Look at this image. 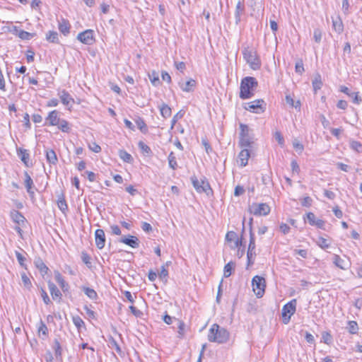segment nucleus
<instances>
[{
  "instance_id": "nucleus-5",
  "label": "nucleus",
  "mask_w": 362,
  "mask_h": 362,
  "mask_svg": "<svg viewBox=\"0 0 362 362\" xmlns=\"http://www.w3.org/2000/svg\"><path fill=\"white\" fill-rule=\"evenodd\" d=\"M297 300L292 299L288 303H286L281 310L282 320L284 324H288L291 320V316L296 310Z\"/></svg>"
},
{
  "instance_id": "nucleus-17",
  "label": "nucleus",
  "mask_w": 362,
  "mask_h": 362,
  "mask_svg": "<svg viewBox=\"0 0 362 362\" xmlns=\"http://www.w3.org/2000/svg\"><path fill=\"white\" fill-rule=\"evenodd\" d=\"M54 279L58 283L59 286L62 288L64 293H66L69 290V284L64 280L63 276L60 274L59 272H54Z\"/></svg>"
},
{
  "instance_id": "nucleus-21",
  "label": "nucleus",
  "mask_w": 362,
  "mask_h": 362,
  "mask_svg": "<svg viewBox=\"0 0 362 362\" xmlns=\"http://www.w3.org/2000/svg\"><path fill=\"white\" fill-rule=\"evenodd\" d=\"M11 218L14 223L18 225H23L26 221L23 215L17 210H13L11 212Z\"/></svg>"
},
{
  "instance_id": "nucleus-41",
  "label": "nucleus",
  "mask_w": 362,
  "mask_h": 362,
  "mask_svg": "<svg viewBox=\"0 0 362 362\" xmlns=\"http://www.w3.org/2000/svg\"><path fill=\"white\" fill-rule=\"evenodd\" d=\"M348 331L350 334H354L358 332V326L356 321L350 320L348 322Z\"/></svg>"
},
{
  "instance_id": "nucleus-29",
  "label": "nucleus",
  "mask_w": 362,
  "mask_h": 362,
  "mask_svg": "<svg viewBox=\"0 0 362 362\" xmlns=\"http://www.w3.org/2000/svg\"><path fill=\"white\" fill-rule=\"evenodd\" d=\"M38 334L40 337L42 336V339H45L48 336V328L45 322L40 320L39 325L37 327Z\"/></svg>"
},
{
  "instance_id": "nucleus-18",
  "label": "nucleus",
  "mask_w": 362,
  "mask_h": 362,
  "mask_svg": "<svg viewBox=\"0 0 362 362\" xmlns=\"http://www.w3.org/2000/svg\"><path fill=\"white\" fill-rule=\"evenodd\" d=\"M242 151L238 155L240 165L245 167L247 165L248 159L250 156V148H242Z\"/></svg>"
},
{
  "instance_id": "nucleus-16",
  "label": "nucleus",
  "mask_w": 362,
  "mask_h": 362,
  "mask_svg": "<svg viewBox=\"0 0 362 362\" xmlns=\"http://www.w3.org/2000/svg\"><path fill=\"white\" fill-rule=\"evenodd\" d=\"M46 123H47L50 126H57L59 124L60 117L59 112L54 110L49 112L47 117H46Z\"/></svg>"
},
{
  "instance_id": "nucleus-9",
  "label": "nucleus",
  "mask_w": 362,
  "mask_h": 362,
  "mask_svg": "<svg viewBox=\"0 0 362 362\" xmlns=\"http://www.w3.org/2000/svg\"><path fill=\"white\" fill-rule=\"evenodd\" d=\"M76 38L81 42H82L85 45H91L95 41V39L94 37V32L91 29H88L83 32L79 33L78 34Z\"/></svg>"
},
{
  "instance_id": "nucleus-49",
  "label": "nucleus",
  "mask_w": 362,
  "mask_h": 362,
  "mask_svg": "<svg viewBox=\"0 0 362 362\" xmlns=\"http://www.w3.org/2000/svg\"><path fill=\"white\" fill-rule=\"evenodd\" d=\"M72 321L78 329H80L85 325L83 320L79 316H74L72 317Z\"/></svg>"
},
{
  "instance_id": "nucleus-53",
  "label": "nucleus",
  "mask_w": 362,
  "mask_h": 362,
  "mask_svg": "<svg viewBox=\"0 0 362 362\" xmlns=\"http://www.w3.org/2000/svg\"><path fill=\"white\" fill-rule=\"evenodd\" d=\"M81 259L88 267H91L90 257L87 252H83L81 253Z\"/></svg>"
},
{
  "instance_id": "nucleus-8",
  "label": "nucleus",
  "mask_w": 362,
  "mask_h": 362,
  "mask_svg": "<svg viewBox=\"0 0 362 362\" xmlns=\"http://www.w3.org/2000/svg\"><path fill=\"white\" fill-rule=\"evenodd\" d=\"M240 146L241 148H251L252 139L249 135V127L247 124H240Z\"/></svg>"
},
{
  "instance_id": "nucleus-11",
  "label": "nucleus",
  "mask_w": 362,
  "mask_h": 362,
  "mask_svg": "<svg viewBox=\"0 0 362 362\" xmlns=\"http://www.w3.org/2000/svg\"><path fill=\"white\" fill-rule=\"evenodd\" d=\"M57 95H58L62 103L64 105L68 107V110H70L71 107H72V106L74 103V99L72 98V96L65 89L59 90Z\"/></svg>"
},
{
  "instance_id": "nucleus-44",
  "label": "nucleus",
  "mask_w": 362,
  "mask_h": 362,
  "mask_svg": "<svg viewBox=\"0 0 362 362\" xmlns=\"http://www.w3.org/2000/svg\"><path fill=\"white\" fill-rule=\"evenodd\" d=\"M35 265L42 275L47 273L49 269L41 259L35 262Z\"/></svg>"
},
{
  "instance_id": "nucleus-58",
  "label": "nucleus",
  "mask_w": 362,
  "mask_h": 362,
  "mask_svg": "<svg viewBox=\"0 0 362 362\" xmlns=\"http://www.w3.org/2000/svg\"><path fill=\"white\" fill-rule=\"evenodd\" d=\"M237 234L234 231H228L226 235V240L228 242H232L237 238Z\"/></svg>"
},
{
  "instance_id": "nucleus-47",
  "label": "nucleus",
  "mask_w": 362,
  "mask_h": 362,
  "mask_svg": "<svg viewBox=\"0 0 362 362\" xmlns=\"http://www.w3.org/2000/svg\"><path fill=\"white\" fill-rule=\"evenodd\" d=\"M295 71L300 75H302V74L305 71L302 59H299L296 62L295 66Z\"/></svg>"
},
{
  "instance_id": "nucleus-24",
  "label": "nucleus",
  "mask_w": 362,
  "mask_h": 362,
  "mask_svg": "<svg viewBox=\"0 0 362 362\" xmlns=\"http://www.w3.org/2000/svg\"><path fill=\"white\" fill-rule=\"evenodd\" d=\"M24 176H25V186L26 190L29 194L33 195V194H34V191L33 189L34 187L33 181L27 171H25Z\"/></svg>"
},
{
  "instance_id": "nucleus-30",
  "label": "nucleus",
  "mask_w": 362,
  "mask_h": 362,
  "mask_svg": "<svg viewBox=\"0 0 362 362\" xmlns=\"http://www.w3.org/2000/svg\"><path fill=\"white\" fill-rule=\"evenodd\" d=\"M257 254L255 250H247V266L250 267L254 264Z\"/></svg>"
},
{
  "instance_id": "nucleus-20",
  "label": "nucleus",
  "mask_w": 362,
  "mask_h": 362,
  "mask_svg": "<svg viewBox=\"0 0 362 362\" xmlns=\"http://www.w3.org/2000/svg\"><path fill=\"white\" fill-rule=\"evenodd\" d=\"M46 160L50 165H57L58 158L55 151L51 148H46L45 151Z\"/></svg>"
},
{
  "instance_id": "nucleus-10",
  "label": "nucleus",
  "mask_w": 362,
  "mask_h": 362,
  "mask_svg": "<svg viewBox=\"0 0 362 362\" xmlns=\"http://www.w3.org/2000/svg\"><path fill=\"white\" fill-rule=\"evenodd\" d=\"M191 181L193 185V187L199 193H207L208 191L211 190L209 183L205 180L199 181L195 176H192L191 177Z\"/></svg>"
},
{
  "instance_id": "nucleus-48",
  "label": "nucleus",
  "mask_w": 362,
  "mask_h": 362,
  "mask_svg": "<svg viewBox=\"0 0 362 362\" xmlns=\"http://www.w3.org/2000/svg\"><path fill=\"white\" fill-rule=\"evenodd\" d=\"M293 146L299 154L304 150V146L298 139L293 141Z\"/></svg>"
},
{
  "instance_id": "nucleus-46",
  "label": "nucleus",
  "mask_w": 362,
  "mask_h": 362,
  "mask_svg": "<svg viewBox=\"0 0 362 362\" xmlns=\"http://www.w3.org/2000/svg\"><path fill=\"white\" fill-rule=\"evenodd\" d=\"M21 279L24 287L27 289H30L32 287V283L30 278L26 275L25 273L21 274Z\"/></svg>"
},
{
  "instance_id": "nucleus-35",
  "label": "nucleus",
  "mask_w": 362,
  "mask_h": 362,
  "mask_svg": "<svg viewBox=\"0 0 362 362\" xmlns=\"http://www.w3.org/2000/svg\"><path fill=\"white\" fill-rule=\"evenodd\" d=\"M57 126L58 127L59 129L65 133H69L71 130L69 122L64 119H61L59 124H58Z\"/></svg>"
},
{
  "instance_id": "nucleus-19",
  "label": "nucleus",
  "mask_w": 362,
  "mask_h": 362,
  "mask_svg": "<svg viewBox=\"0 0 362 362\" xmlns=\"http://www.w3.org/2000/svg\"><path fill=\"white\" fill-rule=\"evenodd\" d=\"M48 288L54 300H61L62 294L57 286L52 281H48Z\"/></svg>"
},
{
  "instance_id": "nucleus-51",
  "label": "nucleus",
  "mask_w": 362,
  "mask_h": 362,
  "mask_svg": "<svg viewBox=\"0 0 362 362\" xmlns=\"http://www.w3.org/2000/svg\"><path fill=\"white\" fill-rule=\"evenodd\" d=\"M139 148L141 149V151L147 154V155H149L150 153H151V148L146 145L145 143H144L143 141H139Z\"/></svg>"
},
{
  "instance_id": "nucleus-23",
  "label": "nucleus",
  "mask_w": 362,
  "mask_h": 362,
  "mask_svg": "<svg viewBox=\"0 0 362 362\" xmlns=\"http://www.w3.org/2000/svg\"><path fill=\"white\" fill-rule=\"evenodd\" d=\"M17 154L26 167L30 166V163H29L30 154L26 149H17Z\"/></svg>"
},
{
  "instance_id": "nucleus-52",
  "label": "nucleus",
  "mask_w": 362,
  "mask_h": 362,
  "mask_svg": "<svg viewBox=\"0 0 362 362\" xmlns=\"http://www.w3.org/2000/svg\"><path fill=\"white\" fill-rule=\"evenodd\" d=\"M350 147L351 149H353L357 152H360V151H361V149H362V144L361 142H359L358 141H351L350 142Z\"/></svg>"
},
{
  "instance_id": "nucleus-2",
  "label": "nucleus",
  "mask_w": 362,
  "mask_h": 362,
  "mask_svg": "<svg viewBox=\"0 0 362 362\" xmlns=\"http://www.w3.org/2000/svg\"><path fill=\"white\" fill-rule=\"evenodd\" d=\"M229 332L223 327H221L217 324H214L209 329L208 334V340L211 342L224 344L229 339Z\"/></svg>"
},
{
  "instance_id": "nucleus-60",
  "label": "nucleus",
  "mask_w": 362,
  "mask_h": 362,
  "mask_svg": "<svg viewBox=\"0 0 362 362\" xmlns=\"http://www.w3.org/2000/svg\"><path fill=\"white\" fill-rule=\"evenodd\" d=\"M275 139L278 141L279 144L283 146L284 144V139L281 132H276L274 134Z\"/></svg>"
},
{
  "instance_id": "nucleus-6",
  "label": "nucleus",
  "mask_w": 362,
  "mask_h": 362,
  "mask_svg": "<svg viewBox=\"0 0 362 362\" xmlns=\"http://www.w3.org/2000/svg\"><path fill=\"white\" fill-rule=\"evenodd\" d=\"M253 291L257 298H262L265 292L266 280L264 277L256 275L252 279Z\"/></svg>"
},
{
  "instance_id": "nucleus-31",
  "label": "nucleus",
  "mask_w": 362,
  "mask_h": 362,
  "mask_svg": "<svg viewBox=\"0 0 362 362\" xmlns=\"http://www.w3.org/2000/svg\"><path fill=\"white\" fill-rule=\"evenodd\" d=\"M312 84L315 93H317L318 90L321 89L322 86V81L321 76L319 74H317L315 76V78L313 79Z\"/></svg>"
},
{
  "instance_id": "nucleus-59",
  "label": "nucleus",
  "mask_w": 362,
  "mask_h": 362,
  "mask_svg": "<svg viewBox=\"0 0 362 362\" xmlns=\"http://www.w3.org/2000/svg\"><path fill=\"white\" fill-rule=\"evenodd\" d=\"M158 275L161 279H165V281L167 280L166 279L168 276V269L165 268V265H163L161 267V269Z\"/></svg>"
},
{
  "instance_id": "nucleus-62",
  "label": "nucleus",
  "mask_w": 362,
  "mask_h": 362,
  "mask_svg": "<svg viewBox=\"0 0 362 362\" xmlns=\"http://www.w3.org/2000/svg\"><path fill=\"white\" fill-rule=\"evenodd\" d=\"M41 296H42V298L43 300V302L46 304V305H48L50 303V299L47 293V292L44 290V289H41Z\"/></svg>"
},
{
  "instance_id": "nucleus-40",
  "label": "nucleus",
  "mask_w": 362,
  "mask_h": 362,
  "mask_svg": "<svg viewBox=\"0 0 362 362\" xmlns=\"http://www.w3.org/2000/svg\"><path fill=\"white\" fill-rule=\"evenodd\" d=\"M160 115L164 118H168L171 115V108L166 104H163L160 107Z\"/></svg>"
},
{
  "instance_id": "nucleus-45",
  "label": "nucleus",
  "mask_w": 362,
  "mask_h": 362,
  "mask_svg": "<svg viewBox=\"0 0 362 362\" xmlns=\"http://www.w3.org/2000/svg\"><path fill=\"white\" fill-rule=\"evenodd\" d=\"M35 33H31L21 30L18 33V37L23 40H29L35 36Z\"/></svg>"
},
{
  "instance_id": "nucleus-1",
  "label": "nucleus",
  "mask_w": 362,
  "mask_h": 362,
  "mask_svg": "<svg viewBox=\"0 0 362 362\" xmlns=\"http://www.w3.org/2000/svg\"><path fill=\"white\" fill-rule=\"evenodd\" d=\"M258 86L257 81L252 76L243 78L240 83V98L243 100L251 98L254 95L255 88Z\"/></svg>"
},
{
  "instance_id": "nucleus-13",
  "label": "nucleus",
  "mask_w": 362,
  "mask_h": 362,
  "mask_svg": "<svg viewBox=\"0 0 362 362\" xmlns=\"http://www.w3.org/2000/svg\"><path fill=\"white\" fill-rule=\"evenodd\" d=\"M119 242L127 245L132 248H138L140 243L137 237L131 235L122 237Z\"/></svg>"
},
{
  "instance_id": "nucleus-14",
  "label": "nucleus",
  "mask_w": 362,
  "mask_h": 362,
  "mask_svg": "<svg viewBox=\"0 0 362 362\" xmlns=\"http://www.w3.org/2000/svg\"><path fill=\"white\" fill-rule=\"evenodd\" d=\"M95 241L96 247L101 250L105 245V234L103 229H97L95 231Z\"/></svg>"
},
{
  "instance_id": "nucleus-50",
  "label": "nucleus",
  "mask_w": 362,
  "mask_h": 362,
  "mask_svg": "<svg viewBox=\"0 0 362 362\" xmlns=\"http://www.w3.org/2000/svg\"><path fill=\"white\" fill-rule=\"evenodd\" d=\"M184 116V112L182 110L176 113L171 120V129L174 127L177 122Z\"/></svg>"
},
{
  "instance_id": "nucleus-61",
  "label": "nucleus",
  "mask_w": 362,
  "mask_h": 362,
  "mask_svg": "<svg viewBox=\"0 0 362 362\" xmlns=\"http://www.w3.org/2000/svg\"><path fill=\"white\" fill-rule=\"evenodd\" d=\"M90 151L95 153H99L101 151V147L97 144L95 142H93L88 146Z\"/></svg>"
},
{
  "instance_id": "nucleus-43",
  "label": "nucleus",
  "mask_w": 362,
  "mask_h": 362,
  "mask_svg": "<svg viewBox=\"0 0 362 362\" xmlns=\"http://www.w3.org/2000/svg\"><path fill=\"white\" fill-rule=\"evenodd\" d=\"M135 123H136L138 129H139L141 132L146 133L148 131L146 124L144 120L142 118L138 117L135 120Z\"/></svg>"
},
{
  "instance_id": "nucleus-64",
  "label": "nucleus",
  "mask_w": 362,
  "mask_h": 362,
  "mask_svg": "<svg viewBox=\"0 0 362 362\" xmlns=\"http://www.w3.org/2000/svg\"><path fill=\"white\" fill-rule=\"evenodd\" d=\"M280 230L284 234H288L290 232L291 228L284 223H281L280 226Z\"/></svg>"
},
{
  "instance_id": "nucleus-36",
  "label": "nucleus",
  "mask_w": 362,
  "mask_h": 362,
  "mask_svg": "<svg viewBox=\"0 0 362 362\" xmlns=\"http://www.w3.org/2000/svg\"><path fill=\"white\" fill-rule=\"evenodd\" d=\"M168 165L170 168L173 170H175L177 168V163L176 161V158L173 151H171L168 157Z\"/></svg>"
},
{
  "instance_id": "nucleus-38",
  "label": "nucleus",
  "mask_w": 362,
  "mask_h": 362,
  "mask_svg": "<svg viewBox=\"0 0 362 362\" xmlns=\"http://www.w3.org/2000/svg\"><path fill=\"white\" fill-rule=\"evenodd\" d=\"M332 27L338 33H341L344 30L342 21L339 18L336 20H332Z\"/></svg>"
},
{
  "instance_id": "nucleus-15",
  "label": "nucleus",
  "mask_w": 362,
  "mask_h": 362,
  "mask_svg": "<svg viewBox=\"0 0 362 362\" xmlns=\"http://www.w3.org/2000/svg\"><path fill=\"white\" fill-rule=\"evenodd\" d=\"M196 84H197L196 81L192 78H189L186 82L181 81L178 83V85H179V87L180 88V89L182 91L187 92V93H190V92L194 91Z\"/></svg>"
},
{
  "instance_id": "nucleus-42",
  "label": "nucleus",
  "mask_w": 362,
  "mask_h": 362,
  "mask_svg": "<svg viewBox=\"0 0 362 362\" xmlns=\"http://www.w3.org/2000/svg\"><path fill=\"white\" fill-rule=\"evenodd\" d=\"M109 343L110 348L114 349L118 354L122 355V351L117 341L113 337L110 338Z\"/></svg>"
},
{
  "instance_id": "nucleus-57",
  "label": "nucleus",
  "mask_w": 362,
  "mask_h": 362,
  "mask_svg": "<svg viewBox=\"0 0 362 362\" xmlns=\"http://www.w3.org/2000/svg\"><path fill=\"white\" fill-rule=\"evenodd\" d=\"M244 11H245L244 5L240 1H238L236 5V7H235V14H237L238 16L243 15V13H244Z\"/></svg>"
},
{
  "instance_id": "nucleus-26",
  "label": "nucleus",
  "mask_w": 362,
  "mask_h": 362,
  "mask_svg": "<svg viewBox=\"0 0 362 362\" xmlns=\"http://www.w3.org/2000/svg\"><path fill=\"white\" fill-rule=\"evenodd\" d=\"M52 349L54 351V355H55L56 358L59 361H62V349L61 344L58 339H55L54 340Z\"/></svg>"
},
{
  "instance_id": "nucleus-56",
  "label": "nucleus",
  "mask_w": 362,
  "mask_h": 362,
  "mask_svg": "<svg viewBox=\"0 0 362 362\" xmlns=\"http://www.w3.org/2000/svg\"><path fill=\"white\" fill-rule=\"evenodd\" d=\"M322 36V31L319 28L314 30L313 37L317 43H320L321 42Z\"/></svg>"
},
{
  "instance_id": "nucleus-39",
  "label": "nucleus",
  "mask_w": 362,
  "mask_h": 362,
  "mask_svg": "<svg viewBox=\"0 0 362 362\" xmlns=\"http://www.w3.org/2000/svg\"><path fill=\"white\" fill-rule=\"evenodd\" d=\"M148 78L152 85L154 86H158L160 83L158 74L155 71H153L151 74H148Z\"/></svg>"
},
{
  "instance_id": "nucleus-28",
  "label": "nucleus",
  "mask_w": 362,
  "mask_h": 362,
  "mask_svg": "<svg viewBox=\"0 0 362 362\" xmlns=\"http://www.w3.org/2000/svg\"><path fill=\"white\" fill-rule=\"evenodd\" d=\"M82 291L84 292V293L87 296L88 298H89L92 300H96L98 298L97 292L91 288L87 287V286H82L81 287Z\"/></svg>"
},
{
  "instance_id": "nucleus-3",
  "label": "nucleus",
  "mask_w": 362,
  "mask_h": 362,
  "mask_svg": "<svg viewBox=\"0 0 362 362\" xmlns=\"http://www.w3.org/2000/svg\"><path fill=\"white\" fill-rule=\"evenodd\" d=\"M243 59L253 70H258L261 67V61L257 56L256 51L245 47L243 51Z\"/></svg>"
},
{
  "instance_id": "nucleus-25",
  "label": "nucleus",
  "mask_w": 362,
  "mask_h": 362,
  "mask_svg": "<svg viewBox=\"0 0 362 362\" xmlns=\"http://www.w3.org/2000/svg\"><path fill=\"white\" fill-rule=\"evenodd\" d=\"M333 263L339 268L341 269H347L349 264L346 262L344 259L341 258V257L338 255H334L333 257Z\"/></svg>"
},
{
  "instance_id": "nucleus-22",
  "label": "nucleus",
  "mask_w": 362,
  "mask_h": 362,
  "mask_svg": "<svg viewBox=\"0 0 362 362\" xmlns=\"http://www.w3.org/2000/svg\"><path fill=\"white\" fill-rule=\"evenodd\" d=\"M70 24L69 22L64 19L62 18L59 21L58 28L59 30L65 36L68 35L70 33Z\"/></svg>"
},
{
  "instance_id": "nucleus-54",
  "label": "nucleus",
  "mask_w": 362,
  "mask_h": 362,
  "mask_svg": "<svg viewBox=\"0 0 362 362\" xmlns=\"http://www.w3.org/2000/svg\"><path fill=\"white\" fill-rule=\"evenodd\" d=\"M300 203L303 206L310 207L312 206L313 199L309 196H306L300 199Z\"/></svg>"
},
{
  "instance_id": "nucleus-55",
  "label": "nucleus",
  "mask_w": 362,
  "mask_h": 362,
  "mask_svg": "<svg viewBox=\"0 0 362 362\" xmlns=\"http://www.w3.org/2000/svg\"><path fill=\"white\" fill-rule=\"evenodd\" d=\"M349 97L352 98V102L356 105H359L362 101L358 92H352Z\"/></svg>"
},
{
  "instance_id": "nucleus-63",
  "label": "nucleus",
  "mask_w": 362,
  "mask_h": 362,
  "mask_svg": "<svg viewBox=\"0 0 362 362\" xmlns=\"http://www.w3.org/2000/svg\"><path fill=\"white\" fill-rule=\"evenodd\" d=\"M295 255H298L303 258H307L308 257V250H298L296 249L293 251Z\"/></svg>"
},
{
  "instance_id": "nucleus-27",
  "label": "nucleus",
  "mask_w": 362,
  "mask_h": 362,
  "mask_svg": "<svg viewBox=\"0 0 362 362\" xmlns=\"http://www.w3.org/2000/svg\"><path fill=\"white\" fill-rule=\"evenodd\" d=\"M57 206L60 211L64 214L68 211V205L63 194L58 196Z\"/></svg>"
},
{
  "instance_id": "nucleus-7",
  "label": "nucleus",
  "mask_w": 362,
  "mask_h": 362,
  "mask_svg": "<svg viewBox=\"0 0 362 362\" xmlns=\"http://www.w3.org/2000/svg\"><path fill=\"white\" fill-rule=\"evenodd\" d=\"M266 103L262 99H257L247 103L244 105V108L253 113L261 114L266 110Z\"/></svg>"
},
{
  "instance_id": "nucleus-37",
  "label": "nucleus",
  "mask_w": 362,
  "mask_h": 362,
  "mask_svg": "<svg viewBox=\"0 0 362 362\" xmlns=\"http://www.w3.org/2000/svg\"><path fill=\"white\" fill-rule=\"evenodd\" d=\"M316 244L322 249L325 250L329 247L330 243L326 238L323 237H319L315 240Z\"/></svg>"
},
{
  "instance_id": "nucleus-32",
  "label": "nucleus",
  "mask_w": 362,
  "mask_h": 362,
  "mask_svg": "<svg viewBox=\"0 0 362 362\" xmlns=\"http://www.w3.org/2000/svg\"><path fill=\"white\" fill-rule=\"evenodd\" d=\"M119 156L125 163H131L133 161L132 155L125 150H119Z\"/></svg>"
},
{
  "instance_id": "nucleus-33",
  "label": "nucleus",
  "mask_w": 362,
  "mask_h": 362,
  "mask_svg": "<svg viewBox=\"0 0 362 362\" xmlns=\"http://www.w3.org/2000/svg\"><path fill=\"white\" fill-rule=\"evenodd\" d=\"M46 40L52 43H59L58 33L56 31L49 30L46 34Z\"/></svg>"
},
{
  "instance_id": "nucleus-34",
  "label": "nucleus",
  "mask_w": 362,
  "mask_h": 362,
  "mask_svg": "<svg viewBox=\"0 0 362 362\" xmlns=\"http://www.w3.org/2000/svg\"><path fill=\"white\" fill-rule=\"evenodd\" d=\"M234 268H235V263L233 262L230 261L228 263H227L225 265L224 269H223L224 277H226V278L229 277L231 275L232 271L234 269Z\"/></svg>"
},
{
  "instance_id": "nucleus-12",
  "label": "nucleus",
  "mask_w": 362,
  "mask_h": 362,
  "mask_svg": "<svg viewBox=\"0 0 362 362\" xmlns=\"http://www.w3.org/2000/svg\"><path fill=\"white\" fill-rule=\"evenodd\" d=\"M308 223L312 226H316L317 228L324 229L325 222L322 219L317 218L314 213L308 212L306 214Z\"/></svg>"
},
{
  "instance_id": "nucleus-4",
  "label": "nucleus",
  "mask_w": 362,
  "mask_h": 362,
  "mask_svg": "<svg viewBox=\"0 0 362 362\" xmlns=\"http://www.w3.org/2000/svg\"><path fill=\"white\" fill-rule=\"evenodd\" d=\"M270 206L266 203L254 202L248 207L250 214L256 216H265L270 213Z\"/></svg>"
}]
</instances>
